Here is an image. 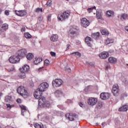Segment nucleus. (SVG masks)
Returning <instances> with one entry per match:
<instances>
[{"mask_svg":"<svg viewBox=\"0 0 128 128\" xmlns=\"http://www.w3.org/2000/svg\"><path fill=\"white\" fill-rule=\"evenodd\" d=\"M50 104L48 101L46 100V98L41 97L38 100V108H50Z\"/></svg>","mask_w":128,"mask_h":128,"instance_id":"obj_1","label":"nucleus"},{"mask_svg":"<svg viewBox=\"0 0 128 128\" xmlns=\"http://www.w3.org/2000/svg\"><path fill=\"white\" fill-rule=\"evenodd\" d=\"M70 16V12L67 10L64 11V12L61 13L60 14H58V20L64 22L66 20H68Z\"/></svg>","mask_w":128,"mask_h":128,"instance_id":"obj_2","label":"nucleus"},{"mask_svg":"<svg viewBox=\"0 0 128 128\" xmlns=\"http://www.w3.org/2000/svg\"><path fill=\"white\" fill-rule=\"evenodd\" d=\"M17 92L18 94L22 96L25 98H26L28 96H30V94L26 91V89H24V86H19L17 89Z\"/></svg>","mask_w":128,"mask_h":128,"instance_id":"obj_3","label":"nucleus"},{"mask_svg":"<svg viewBox=\"0 0 128 128\" xmlns=\"http://www.w3.org/2000/svg\"><path fill=\"white\" fill-rule=\"evenodd\" d=\"M48 82H42L40 84L38 90L42 92H46V90H48Z\"/></svg>","mask_w":128,"mask_h":128,"instance_id":"obj_4","label":"nucleus"},{"mask_svg":"<svg viewBox=\"0 0 128 128\" xmlns=\"http://www.w3.org/2000/svg\"><path fill=\"white\" fill-rule=\"evenodd\" d=\"M64 82L61 79H55L52 82V86L54 88H58Z\"/></svg>","mask_w":128,"mask_h":128,"instance_id":"obj_5","label":"nucleus"},{"mask_svg":"<svg viewBox=\"0 0 128 128\" xmlns=\"http://www.w3.org/2000/svg\"><path fill=\"white\" fill-rule=\"evenodd\" d=\"M20 60V58L16 56H11L9 58V62H11V64H17Z\"/></svg>","mask_w":128,"mask_h":128,"instance_id":"obj_6","label":"nucleus"},{"mask_svg":"<svg viewBox=\"0 0 128 128\" xmlns=\"http://www.w3.org/2000/svg\"><path fill=\"white\" fill-rule=\"evenodd\" d=\"M112 92L114 96H118L120 89L118 88V84H115L113 86Z\"/></svg>","mask_w":128,"mask_h":128,"instance_id":"obj_7","label":"nucleus"},{"mask_svg":"<svg viewBox=\"0 0 128 128\" xmlns=\"http://www.w3.org/2000/svg\"><path fill=\"white\" fill-rule=\"evenodd\" d=\"M81 26L83 28H88L90 26V21L86 18H82L80 20Z\"/></svg>","mask_w":128,"mask_h":128,"instance_id":"obj_8","label":"nucleus"},{"mask_svg":"<svg viewBox=\"0 0 128 128\" xmlns=\"http://www.w3.org/2000/svg\"><path fill=\"white\" fill-rule=\"evenodd\" d=\"M96 102H98V98H90L88 100V104L90 106H96Z\"/></svg>","mask_w":128,"mask_h":128,"instance_id":"obj_9","label":"nucleus"},{"mask_svg":"<svg viewBox=\"0 0 128 128\" xmlns=\"http://www.w3.org/2000/svg\"><path fill=\"white\" fill-rule=\"evenodd\" d=\"M66 116L68 120H70L71 122L74 120L76 118V114H66Z\"/></svg>","mask_w":128,"mask_h":128,"instance_id":"obj_10","label":"nucleus"},{"mask_svg":"<svg viewBox=\"0 0 128 128\" xmlns=\"http://www.w3.org/2000/svg\"><path fill=\"white\" fill-rule=\"evenodd\" d=\"M42 92L38 90V89H37L34 92V96L35 98H40L42 97Z\"/></svg>","mask_w":128,"mask_h":128,"instance_id":"obj_11","label":"nucleus"},{"mask_svg":"<svg viewBox=\"0 0 128 128\" xmlns=\"http://www.w3.org/2000/svg\"><path fill=\"white\" fill-rule=\"evenodd\" d=\"M100 98L102 100H108L110 98V94L108 92H102L100 95Z\"/></svg>","mask_w":128,"mask_h":128,"instance_id":"obj_12","label":"nucleus"},{"mask_svg":"<svg viewBox=\"0 0 128 128\" xmlns=\"http://www.w3.org/2000/svg\"><path fill=\"white\" fill-rule=\"evenodd\" d=\"M15 14L18 16H24L26 15V10H15Z\"/></svg>","mask_w":128,"mask_h":128,"instance_id":"obj_13","label":"nucleus"},{"mask_svg":"<svg viewBox=\"0 0 128 128\" xmlns=\"http://www.w3.org/2000/svg\"><path fill=\"white\" fill-rule=\"evenodd\" d=\"M18 55L21 58H24L26 56V49H22L18 52Z\"/></svg>","mask_w":128,"mask_h":128,"instance_id":"obj_14","label":"nucleus"},{"mask_svg":"<svg viewBox=\"0 0 128 128\" xmlns=\"http://www.w3.org/2000/svg\"><path fill=\"white\" fill-rule=\"evenodd\" d=\"M85 42L88 46L92 48V39L90 37H86L85 38Z\"/></svg>","mask_w":128,"mask_h":128,"instance_id":"obj_15","label":"nucleus"},{"mask_svg":"<svg viewBox=\"0 0 128 128\" xmlns=\"http://www.w3.org/2000/svg\"><path fill=\"white\" fill-rule=\"evenodd\" d=\"M100 58L106 59L110 56V54L106 52H103L99 54Z\"/></svg>","mask_w":128,"mask_h":128,"instance_id":"obj_16","label":"nucleus"},{"mask_svg":"<svg viewBox=\"0 0 128 128\" xmlns=\"http://www.w3.org/2000/svg\"><path fill=\"white\" fill-rule=\"evenodd\" d=\"M30 70V66L27 64L24 65L22 68H20V72H28Z\"/></svg>","mask_w":128,"mask_h":128,"instance_id":"obj_17","label":"nucleus"},{"mask_svg":"<svg viewBox=\"0 0 128 128\" xmlns=\"http://www.w3.org/2000/svg\"><path fill=\"white\" fill-rule=\"evenodd\" d=\"M108 60L110 64H116V62H118V60L116 58L112 56H110L108 58Z\"/></svg>","mask_w":128,"mask_h":128,"instance_id":"obj_18","label":"nucleus"},{"mask_svg":"<svg viewBox=\"0 0 128 128\" xmlns=\"http://www.w3.org/2000/svg\"><path fill=\"white\" fill-rule=\"evenodd\" d=\"M77 29L76 26H70V34H76V32Z\"/></svg>","mask_w":128,"mask_h":128,"instance_id":"obj_19","label":"nucleus"},{"mask_svg":"<svg viewBox=\"0 0 128 128\" xmlns=\"http://www.w3.org/2000/svg\"><path fill=\"white\" fill-rule=\"evenodd\" d=\"M128 110V105L125 104L122 106L121 108H119V112H126Z\"/></svg>","mask_w":128,"mask_h":128,"instance_id":"obj_20","label":"nucleus"},{"mask_svg":"<svg viewBox=\"0 0 128 128\" xmlns=\"http://www.w3.org/2000/svg\"><path fill=\"white\" fill-rule=\"evenodd\" d=\"M96 16L97 18H102V10L98 9L96 10Z\"/></svg>","mask_w":128,"mask_h":128,"instance_id":"obj_21","label":"nucleus"},{"mask_svg":"<svg viewBox=\"0 0 128 128\" xmlns=\"http://www.w3.org/2000/svg\"><path fill=\"white\" fill-rule=\"evenodd\" d=\"M8 28V25L6 24H5L2 26L0 29V30L2 32H6V30Z\"/></svg>","mask_w":128,"mask_h":128,"instance_id":"obj_22","label":"nucleus"},{"mask_svg":"<svg viewBox=\"0 0 128 128\" xmlns=\"http://www.w3.org/2000/svg\"><path fill=\"white\" fill-rule=\"evenodd\" d=\"M58 40V36L57 34H52L50 37V40L52 42H57Z\"/></svg>","mask_w":128,"mask_h":128,"instance_id":"obj_23","label":"nucleus"},{"mask_svg":"<svg viewBox=\"0 0 128 128\" xmlns=\"http://www.w3.org/2000/svg\"><path fill=\"white\" fill-rule=\"evenodd\" d=\"M41 62H42V58H36L34 60V64H38Z\"/></svg>","mask_w":128,"mask_h":128,"instance_id":"obj_24","label":"nucleus"},{"mask_svg":"<svg viewBox=\"0 0 128 128\" xmlns=\"http://www.w3.org/2000/svg\"><path fill=\"white\" fill-rule=\"evenodd\" d=\"M96 6L92 7L88 9V12L89 14L90 12H94V14H96Z\"/></svg>","mask_w":128,"mask_h":128,"instance_id":"obj_25","label":"nucleus"},{"mask_svg":"<svg viewBox=\"0 0 128 128\" xmlns=\"http://www.w3.org/2000/svg\"><path fill=\"white\" fill-rule=\"evenodd\" d=\"M114 42V40L111 38H107L105 41V44H112Z\"/></svg>","mask_w":128,"mask_h":128,"instance_id":"obj_26","label":"nucleus"},{"mask_svg":"<svg viewBox=\"0 0 128 128\" xmlns=\"http://www.w3.org/2000/svg\"><path fill=\"white\" fill-rule=\"evenodd\" d=\"M114 13L112 10H108L106 12V16L108 18H114Z\"/></svg>","mask_w":128,"mask_h":128,"instance_id":"obj_27","label":"nucleus"},{"mask_svg":"<svg viewBox=\"0 0 128 128\" xmlns=\"http://www.w3.org/2000/svg\"><path fill=\"white\" fill-rule=\"evenodd\" d=\"M128 15L126 14H123L120 15V20H128Z\"/></svg>","mask_w":128,"mask_h":128,"instance_id":"obj_28","label":"nucleus"},{"mask_svg":"<svg viewBox=\"0 0 128 128\" xmlns=\"http://www.w3.org/2000/svg\"><path fill=\"white\" fill-rule=\"evenodd\" d=\"M20 108L22 110V115L24 116V114L26 112V107L22 105L20 106Z\"/></svg>","mask_w":128,"mask_h":128,"instance_id":"obj_29","label":"nucleus"},{"mask_svg":"<svg viewBox=\"0 0 128 128\" xmlns=\"http://www.w3.org/2000/svg\"><path fill=\"white\" fill-rule=\"evenodd\" d=\"M5 102H12V96H6L5 98Z\"/></svg>","mask_w":128,"mask_h":128,"instance_id":"obj_30","label":"nucleus"},{"mask_svg":"<svg viewBox=\"0 0 128 128\" xmlns=\"http://www.w3.org/2000/svg\"><path fill=\"white\" fill-rule=\"evenodd\" d=\"M14 107V104H6V108L8 110H10L12 108Z\"/></svg>","mask_w":128,"mask_h":128,"instance_id":"obj_31","label":"nucleus"},{"mask_svg":"<svg viewBox=\"0 0 128 128\" xmlns=\"http://www.w3.org/2000/svg\"><path fill=\"white\" fill-rule=\"evenodd\" d=\"M92 38H98L100 36V32H97L96 33H92Z\"/></svg>","mask_w":128,"mask_h":128,"instance_id":"obj_32","label":"nucleus"},{"mask_svg":"<svg viewBox=\"0 0 128 128\" xmlns=\"http://www.w3.org/2000/svg\"><path fill=\"white\" fill-rule=\"evenodd\" d=\"M34 124L35 128H44V125H42V124L35 123Z\"/></svg>","mask_w":128,"mask_h":128,"instance_id":"obj_33","label":"nucleus"},{"mask_svg":"<svg viewBox=\"0 0 128 128\" xmlns=\"http://www.w3.org/2000/svg\"><path fill=\"white\" fill-rule=\"evenodd\" d=\"M70 54H74L75 56H78V58H80V56H82V54H80V52H78L71 53Z\"/></svg>","mask_w":128,"mask_h":128,"instance_id":"obj_34","label":"nucleus"},{"mask_svg":"<svg viewBox=\"0 0 128 128\" xmlns=\"http://www.w3.org/2000/svg\"><path fill=\"white\" fill-rule=\"evenodd\" d=\"M26 58L28 60H31L32 58H34V54H32V53H29L26 56Z\"/></svg>","mask_w":128,"mask_h":128,"instance_id":"obj_35","label":"nucleus"},{"mask_svg":"<svg viewBox=\"0 0 128 128\" xmlns=\"http://www.w3.org/2000/svg\"><path fill=\"white\" fill-rule=\"evenodd\" d=\"M101 34L104 36H108V34H110L108 31L104 30H101Z\"/></svg>","mask_w":128,"mask_h":128,"instance_id":"obj_36","label":"nucleus"},{"mask_svg":"<svg viewBox=\"0 0 128 128\" xmlns=\"http://www.w3.org/2000/svg\"><path fill=\"white\" fill-rule=\"evenodd\" d=\"M24 36L26 38H32V35H30L28 32H25L24 34Z\"/></svg>","mask_w":128,"mask_h":128,"instance_id":"obj_37","label":"nucleus"},{"mask_svg":"<svg viewBox=\"0 0 128 128\" xmlns=\"http://www.w3.org/2000/svg\"><path fill=\"white\" fill-rule=\"evenodd\" d=\"M62 94V92L60 90H57L55 92V94L57 96H60Z\"/></svg>","mask_w":128,"mask_h":128,"instance_id":"obj_38","label":"nucleus"},{"mask_svg":"<svg viewBox=\"0 0 128 128\" xmlns=\"http://www.w3.org/2000/svg\"><path fill=\"white\" fill-rule=\"evenodd\" d=\"M19 76L20 78H26V76L25 72H21V74H19Z\"/></svg>","mask_w":128,"mask_h":128,"instance_id":"obj_39","label":"nucleus"},{"mask_svg":"<svg viewBox=\"0 0 128 128\" xmlns=\"http://www.w3.org/2000/svg\"><path fill=\"white\" fill-rule=\"evenodd\" d=\"M84 90L86 92L92 90V86H88L87 87L85 88Z\"/></svg>","mask_w":128,"mask_h":128,"instance_id":"obj_40","label":"nucleus"},{"mask_svg":"<svg viewBox=\"0 0 128 128\" xmlns=\"http://www.w3.org/2000/svg\"><path fill=\"white\" fill-rule=\"evenodd\" d=\"M36 12H42V8H36L35 10Z\"/></svg>","mask_w":128,"mask_h":128,"instance_id":"obj_41","label":"nucleus"},{"mask_svg":"<svg viewBox=\"0 0 128 128\" xmlns=\"http://www.w3.org/2000/svg\"><path fill=\"white\" fill-rule=\"evenodd\" d=\"M47 20L48 22H51L52 20V15L50 14L47 16Z\"/></svg>","mask_w":128,"mask_h":128,"instance_id":"obj_42","label":"nucleus"},{"mask_svg":"<svg viewBox=\"0 0 128 128\" xmlns=\"http://www.w3.org/2000/svg\"><path fill=\"white\" fill-rule=\"evenodd\" d=\"M46 6H52V0H49L48 1V2H46Z\"/></svg>","mask_w":128,"mask_h":128,"instance_id":"obj_43","label":"nucleus"},{"mask_svg":"<svg viewBox=\"0 0 128 128\" xmlns=\"http://www.w3.org/2000/svg\"><path fill=\"white\" fill-rule=\"evenodd\" d=\"M48 64H50V60H44V65L45 66H48Z\"/></svg>","mask_w":128,"mask_h":128,"instance_id":"obj_44","label":"nucleus"},{"mask_svg":"<svg viewBox=\"0 0 128 128\" xmlns=\"http://www.w3.org/2000/svg\"><path fill=\"white\" fill-rule=\"evenodd\" d=\"M14 67L12 66L8 69V72H14Z\"/></svg>","mask_w":128,"mask_h":128,"instance_id":"obj_45","label":"nucleus"},{"mask_svg":"<svg viewBox=\"0 0 128 128\" xmlns=\"http://www.w3.org/2000/svg\"><path fill=\"white\" fill-rule=\"evenodd\" d=\"M42 20H43V17L42 16H38V20L40 22H42Z\"/></svg>","mask_w":128,"mask_h":128,"instance_id":"obj_46","label":"nucleus"},{"mask_svg":"<svg viewBox=\"0 0 128 128\" xmlns=\"http://www.w3.org/2000/svg\"><path fill=\"white\" fill-rule=\"evenodd\" d=\"M50 54H51V56H56V52H50Z\"/></svg>","mask_w":128,"mask_h":128,"instance_id":"obj_47","label":"nucleus"},{"mask_svg":"<svg viewBox=\"0 0 128 128\" xmlns=\"http://www.w3.org/2000/svg\"><path fill=\"white\" fill-rule=\"evenodd\" d=\"M5 14L6 16H9L10 15V11L8 10H6L5 11Z\"/></svg>","mask_w":128,"mask_h":128,"instance_id":"obj_48","label":"nucleus"},{"mask_svg":"<svg viewBox=\"0 0 128 128\" xmlns=\"http://www.w3.org/2000/svg\"><path fill=\"white\" fill-rule=\"evenodd\" d=\"M66 104H70V103L72 102V100H66Z\"/></svg>","mask_w":128,"mask_h":128,"instance_id":"obj_49","label":"nucleus"},{"mask_svg":"<svg viewBox=\"0 0 128 128\" xmlns=\"http://www.w3.org/2000/svg\"><path fill=\"white\" fill-rule=\"evenodd\" d=\"M79 106H81V108H84V104H82V102H80L79 103Z\"/></svg>","mask_w":128,"mask_h":128,"instance_id":"obj_50","label":"nucleus"},{"mask_svg":"<svg viewBox=\"0 0 128 128\" xmlns=\"http://www.w3.org/2000/svg\"><path fill=\"white\" fill-rule=\"evenodd\" d=\"M16 102H18V104H20V102H22V100L20 99H18L16 100Z\"/></svg>","mask_w":128,"mask_h":128,"instance_id":"obj_51","label":"nucleus"},{"mask_svg":"<svg viewBox=\"0 0 128 128\" xmlns=\"http://www.w3.org/2000/svg\"><path fill=\"white\" fill-rule=\"evenodd\" d=\"M98 106H100V108H102V102H99Z\"/></svg>","mask_w":128,"mask_h":128,"instance_id":"obj_52","label":"nucleus"},{"mask_svg":"<svg viewBox=\"0 0 128 128\" xmlns=\"http://www.w3.org/2000/svg\"><path fill=\"white\" fill-rule=\"evenodd\" d=\"M102 126H106V122H102Z\"/></svg>","mask_w":128,"mask_h":128,"instance_id":"obj_53","label":"nucleus"},{"mask_svg":"<svg viewBox=\"0 0 128 128\" xmlns=\"http://www.w3.org/2000/svg\"><path fill=\"white\" fill-rule=\"evenodd\" d=\"M124 30H126V32H128V26H126L124 27Z\"/></svg>","mask_w":128,"mask_h":128,"instance_id":"obj_54","label":"nucleus"},{"mask_svg":"<svg viewBox=\"0 0 128 128\" xmlns=\"http://www.w3.org/2000/svg\"><path fill=\"white\" fill-rule=\"evenodd\" d=\"M43 68V67L42 68H40L38 69V72H42V70Z\"/></svg>","mask_w":128,"mask_h":128,"instance_id":"obj_55","label":"nucleus"},{"mask_svg":"<svg viewBox=\"0 0 128 128\" xmlns=\"http://www.w3.org/2000/svg\"><path fill=\"white\" fill-rule=\"evenodd\" d=\"M67 70H68V72H71L70 68H68Z\"/></svg>","mask_w":128,"mask_h":128,"instance_id":"obj_56","label":"nucleus"},{"mask_svg":"<svg viewBox=\"0 0 128 128\" xmlns=\"http://www.w3.org/2000/svg\"><path fill=\"white\" fill-rule=\"evenodd\" d=\"M24 30H26V28H22V32H24Z\"/></svg>","mask_w":128,"mask_h":128,"instance_id":"obj_57","label":"nucleus"},{"mask_svg":"<svg viewBox=\"0 0 128 128\" xmlns=\"http://www.w3.org/2000/svg\"><path fill=\"white\" fill-rule=\"evenodd\" d=\"M2 20H0V26H2Z\"/></svg>","mask_w":128,"mask_h":128,"instance_id":"obj_58","label":"nucleus"},{"mask_svg":"<svg viewBox=\"0 0 128 128\" xmlns=\"http://www.w3.org/2000/svg\"><path fill=\"white\" fill-rule=\"evenodd\" d=\"M66 46V50H70V48H68L70 46V45H67Z\"/></svg>","mask_w":128,"mask_h":128,"instance_id":"obj_59","label":"nucleus"},{"mask_svg":"<svg viewBox=\"0 0 128 128\" xmlns=\"http://www.w3.org/2000/svg\"><path fill=\"white\" fill-rule=\"evenodd\" d=\"M124 78V76H122V78H121V80H122L124 82V80H122Z\"/></svg>","mask_w":128,"mask_h":128,"instance_id":"obj_60","label":"nucleus"},{"mask_svg":"<svg viewBox=\"0 0 128 128\" xmlns=\"http://www.w3.org/2000/svg\"><path fill=\"white\" fill-rule=\"evenodd\" d=\"M126 50L128 52V48H126Z\"/></svg>","mask_w":128,"mask_h":128,"instance_id":"obj_61","label":"nucleus"},{"mask_svg":"<svg viewBox=\"0 0 128 128\" xmlns=\"http://www.w3.org/2000/svg\"><path fill=\"white\" fill-rule=\"evenodd\" d=\"M96 126H98V124L96 123Z\"/></svg>","mask_w":128,"mask_h":128,"instance_id":"obj_62","label":"nucleus"},{"mask_svg":"<svg viewBox=\"0 0 128 128\" xmlns=\"http://www.w3.org/2000/svg\"><path fill=\"white\" fill-rule=\"evenodd\" d=\"M106 68L108 70V67H106Z\"/></svg>","mask_w":128,"mask_h":128,"instance_id":"obj_63","label":"nucleus"},{"mask_svg":"<svg viewBox=\"0 0 128 128\" xmlns=\"http://www.w3.org/2000/svg\"><path fill=\"white\" fill-rule=\"evenodd\" d=\"M0 128H2V126H0Z\"/></svg>","mask_w":128,"mask_h":128,"instance_id":"obj_64","label":"nucleus"}]
</instances>
